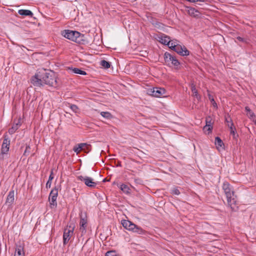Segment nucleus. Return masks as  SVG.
I'll return each instance as SVG.
<instances>
[{
    "label": "nucleus",
    "instance_id": "nucleus-25",
    "mask_svg": "<svg viewBox=\"0 0 256 256\" xmlns=\"http://www.w3.org/2000/svg\"><path fill=\"white\" fill-rule=\"evenodd\" d=\"M179 44L176 40H171L170 39V42L168 44L169 48L173 50L175 48V46H177Z\"/></svg>",
    "mask_w": 256,
    "mask_h": 256
},
{
    "label": "nucleus",
    "instance_id": "nucleus-10",
    "mask_svg": "<svg viewBox=\"0 0 256 256\" xmlns=\"http://www.w3.org/2000/svg\"><path fill=\"white\" fill-rule=\"evenodd\" d=\"M78 179L84 182L85 184L90 188H94L96 186V182L94 181V180L88 176H78Z\"/></svg>",
    "mask_w": 256,
    "mask_h": 256
},
{
    "label": "nucleus",
    "instance_id": "nucleus-34",
    "mask_svg": "<svg viewBox=\"0 0 256 256\" xmlns=\"http://www.w3.org/2000/svg\"><path fill=\"white\" fill-rule=\"evenodd\" d=\"M172 194H173L178 195L180 194L179 190L176 188H174L172 190Z\"/></svg>",
    "mask_w": 256,
    "mask_h": 256
},
{
    "label": "nucleus",
    "instance_id": "nucleus-11",
    "mask_svg": "<svg viewBox=\"0 0 256 256\" xmlns=\"http://www.w3.org/2000/svg\"><path fill=\"white\" fill-rule=\"evenodd\" d=\"M172 50L175 51L178 54L182 56H188L190 54V52L187 50L186 47L184 46H182L180 44H178L177 46H175V48Z\"/></svg>",
    "mask_w": 256,
    "mask_h": 256
},
{
    "label": "nucleus",
    "instance_id": "nucleus-19",
    "mask_svg": "<svg viewBox=\"0 0 256 256\" xmlns=\"http://www.w3.org/2000/svg\"><path fill=\"white\" fill-rule=\"evenodd\" d=\"M18 13L22 16H30V17H32L33 15L32 12L30 10H18Z\"/></svg>",
    "mask_w": 256,
    "mask_h": 256
},
{
    "label": "nucleus",
    "instance_id": "nucleus-12",
    "mask_svg": "<svg viewBox=\"0 0 256 256\" xmlns=\"http://www.w3.org/2000/svg\"><path fill=\"white\" fill-rule=\"evenodd\" d=\"M206 126L204 128V130L205 131H208V133H210L212 132V118L208 116L206 117Z\"/></svg>",
    "mask_w": 256,
    "mask_h": 256
},
{
    "label": "nucleus",
    "instance_id": "nucleus-1",
    "mask_svg": "<svg viewBox=\"0 0 256 256\" xmlns=\"http://www.w3.org/2000/svg\"><path fill=\"white\" fill-rule=\"evenodd\" d=\"M31 83L36 86H43L44 84L50 86H57L56 78L54 73L46 70H42L37 72L30 79Z\"/></svg>",
    "mask_w": 256,
    "mask_h": 256
},
{
    "label": "nucleus",
    "instance_id": "nucleus-20",
    "mask_svg": "<svg viewBox=\"0 0 256 256\" xmlns=\"http://www.w3.org/2000/svg\"><path fill=\"white\" fill-rule=\"evenodd\" d=\"M16 253L18 256H24V248L21 246H17L16 248Z\"/></svg>",
    "mask_w": 256,
    "mask_h": 256
},
{
    "label": "nucleus",
    "instance_id": "nucleus-3",
    "mask_svg": "<svg viewBox=\"0 0 256 256\" xmlns=\"http://www.w3.org/2000/svg\"><path fill=\"white\" fill-rule=\"evenodd\" d=\"M62 34L66 38L78 44H83L84 42V35L77 31L66 30L62 32Z\"/></svg>",
    "mask_w": 256,
    "mask_h": 256
},
{
    "label": "nucleus",
    "instance_id": "nucleus-39",
    "mask_svg": "<svg viewBox=\"0 0 256 256\" xmlns=\"http://www.w3.org/2000/svg\"><path fill=\"white\" fill-rule=\"evenodd\" d=\"M209 98L211 100V101H212V102H214V101L213 98H210V94H209Z\"/></svg>",
    "mask_w": 256,
    "mask_h": 256
},
{
    "label": "nucleus",
    "instance_id": "nucleus-23",
    "mask_svg": "<svg viewBox=\"0 0 256 256\" xmlns=\"http://www.w3.org/2000/svg\"><path fill=\"white\" fill-rule=\"evenodd\" d=\"M120 190L124 193L128 194L130 192V188L128 185L122 184L120 186Z\"/></svg>",
    "mask_w": 256,
    "mask_h": 256
},
{
    "label": "nucleus",
    "instance_id": "nucleus-13",
    "mask_svg": "<svg viewBox=\"0 0 256 256\" xmlns=\"http://www.w3.org/2000/svg\"><path fill=\"white\" fill-rule=\"evenodd\" d=\"M14 190H11L9 192L6 200V204L8 206H11L14 202Z\"/></svg>",
    "mask_w": 256,
    "mask_h": 256
},
{
    "label": "nucleus",
    "instance_id": "nucleus-31",
    "mask_svg": "<svg viewBox=\"0 0 256 256\" xmlns=\"http://www.w3.org/2000/svg\"><path fill=\"white\" fill-rule=\"evenodd\" d=\"M230 134L234 136V134H235V130H236V129H235V128L234 126L233 122H231V125L230 126Z\"/></svg>",
    "mask_w": 256,
    "mask_h": 256
},
{
    "label": "nucleus",
    "instance_id": "nucleus-37",
    "mask_svg": "<svg viewBox=\"0 0 256 256\" xmlns=\"http://www.w3.org/2000/svg\"><path fill=\"white\" fill-rule=\"evenodd\" d=\"M237 40H238L240 42H244V39L242 38H241L240 36L237 37Z\"/></svg>",
    "mask_w": 256,
    "mask_h": 256
},
{
    "label": "nucleus",
    "instance_id": "nucleus-24",
    "mask_svg": "<svg viewBox=\"0 0 256 256\" xmlns=\"http://www.w3.org/2000/svg\"><path fill=\"white\" fill-rule=\"evenodd\" d=\"M100 115L108 120L111 119L112 118V114L108 112H102Z\"/></svg>",
    "mask_w": 256,
    "mask_h": 256
},
{
    "label": "nucleus",
    "instance_id": "nucleus-36",
    "mask_svg": "<svg viewBox=\"0 0 256 256\" xmlns=\"http://www.w3.org/2000/svg\"><path fill=\"white\" fill-rule=\"evenodd\" d=\"M188 2H207V0H188Z\"/></svg>",
    "mask_w": 256,
    "mask_h": 256
},
{
    "label": "nucleus",
    "instance_id": "nucleus-26",
    "mask_svg": "<svg viewBox=\"0 0 256 256\" xmlns=\"http://www.w3.org/2000/svg\"><path fill=\"white\" fill-rule=\"evenodd\" d=\"M72 72L76 74H80L82 75H86V74L85 71L82 70L78 68H72L71 69Z\"/></svg>",
    "mask_w": 256,
    "mask_h": 256
},
{
    "label": "nucleus",
    "instance_id": "nucleus-14",
    "mask_svg": "<svg viewBox=\"0 0 256 256\" xmlns=\"http://www.w3.org/2000/svg\"><path fill=\"white\" fill-rule=\"evenodd\" d=\"M188 13L190 16L194 18H198L200 16V13L198 10L194 8H188Z\"/></svg>",
    "mask_w": 256,
    "mask_h": 256
},
{
    "label": "nucleus",
    "instance_id": "nucleus-16",
    "mask_svg": "<svg viewBox=\"0 0 256 256\" xmlns=\"http://www.w3.org/2000/svg\"><path fill=\"white\" fill-rule=\"evenodd\" d=\"M20 126V120H18L17 123L14 124L11 128L8 130V132L10 134H12Z\"/></svg>",
    "mask_w": 256,
    "mask_h": 256
},
{
    "label": "nucleus",
    "instance_id": "nucleus-8",
    "mask_svg": "<svg viewBox=\"0 0 256 256\" xmlns=\"http://www.w3.org/2000/svg\"><path fill=\"white\" fill-rule=\"evenodd\" d=\"M80 230L82 234L86 232V228L87 226V217L85 212H80Z\"/></svg>",
    "mask_w": 256,
    "mask_h": 256
},
{
    "label": "nucleus",
    "instance_id": "nucleus-7",
    "mask_svg": "<svg viewBox=\"0 0 256 256\" xmlns=\"http://www.w3.org/2000/svg\"><path fill=\"white\" fill-rule=\"evenodd\" d=\"M58 194V190L56 188L52 189L50 194L48 200L51 208L56 207V198Z\"/></svg>",
    "mask_w": 256,
    "mask_h": 256
},
{
    "label": "nucleus",
    "instance_id": "nucleus-9",
    "mask_svg": "<svg viewBox=\"0 0 256 256\" xmlns=\"http://www.w3.org/2000/svg\"><path fill=\"white\" fill-rule=\"evenodd\" d=\"M166 92V90L163 88H154L148 90L150 94L157 98H160L163 96Z\"/></svg>",
    "mask_w": 256,
    "mask_h": 256
},
{
    "label": "nucleus",
    "instance_id": "nucleus-40",
    "mask_svg": "<svg viewBox=\"0 0 256 256\" xmlns=\"http://www.w3.org/2000/svg\"><path fill=\"white\" fill-rule=\"evenodd\" d=\"M213 104V106H216V102L214 101V102H213V104Z\"/></svg>",
    "mask_w": 256,
    "mask_h": 256
},
{
    "label": "nucleus",
    "instance_id": "nucleus-18",
    "mask_svg": "<svg viewBox=\"0 0 256 256\" xmlns=\"http://www.w3.org/2000/svg\"><path fill=\"white\" fill-rule=\"evenodd\" d=\"M215 144L218 149H224V144L222 140L219 137L215 138Z\"/></svg>",
    "mask_w": 256,
    "mask_h": 256
},
{
    "label": "nucleus",
    "instance_id": "nucleus-43",
    "mask_svg": "<svg viewBox=\"0 0 256 256\" xmlns=\"http://www.w3.org/2000/svg\"><path fill=\"white\" fill-rule=\"evenodd\" d=\"M46 80H50V78H46Z\"/></svg>",
    "mask_w": 256,
    "mask_h": 256
},
{
    "label": "nucleus",
    "instance_id": "nucleus-35",
    "mask_svg": "<svg viewBox=\"0 0 256 256\" xmlns=\"http://www.w3.org/2000/svg\"><path fill=\"white\" fill-rule=\"evenodd\" d=\"M248 114H249L250 118L252 119V120L254 121V120H255L256 119V117L255 116L254 113L252 112V111L248 113Z\"/></svg>",
    "mask_w": 256,
    "mask_h": 256
},
{
    "label": "nucleus",
    "instance_id": "nucleus-42",
    "mask_svg": "<svg viewBox=\"0 0 256 256\" xmlns=\"http://www.w3.org/2000/svg\"><path fill=\"white\" fill-rule=\"evenodd\" d=\"M28 148H30V147L29 146H26V150H27L28 149Z\"/></svg>",
    "mask_w": 256,
    "mask_h": 256
},
{
    "label": "nucleus",
    "instance_id": "nucleus-32",
    "mask_svg": "<svg viewBox=\"0 0 256 256\" xmlns=\"http://www.w3.org/2000/svg\"><path fill=\"white\" fill-rule=\"evenodd\" d=\"M106 256H117L115 251H109L106 254Z\"/></svg>",
    "mask_w": 256,
    "mask_h": 256
},
{
    "label": "nucleus",
    "instance_id": "nucleus-15",
    "mask_svg": "<svg viewBox=\"0 0 256 256\" xmlns=\"http://www.w3.org/2000/svg\"><path fill=\"white\" fill-rule=\"evenodd\" d=\"M158 38L160 42L168 46V44L170 42V38L168 36L162 34L159 36Z\"/></svg>",
    "mask_w": 256,
    "mask_h": 256
},
{
    "label": "nucleus",
    "instance_id": "nucleus-41",
    "mask_svg": "<svg viewBox=\"0 0 256 256\" xmlns=\"http://www.w3.org/2000/svg\"><path fill=\"white\" fill-rule=\"evenodd\" d=\"M117 166H121V164H120V162H118V163L117 164Z\"/></svg>",
    "mask_w": 256,
    "mask_h": 256
},
{
    "label": "nucleus",
    "instance_id": "nucleus-38",
    "mask_svg": "<svg viewBox=\"0 0 256 256\" xmlns=\"http://www.w3.org/2000/svg\"><path fill=\"white\" fill-rule=\"evenodd\" d=\"M245 109H246V112H248H248H251V110H250V108L248 107V106H246Z\"/></svg>",
    "mask_w": 256,
    "mask_h": 256
},
{
    "label": "nucleus",
    "instance_id": "nucleus-29",
    "mask_svg": "<svg viewBox=\"0 0 256 256\" xmlns=\"http://www.w3.org/2000/svg\"><path fill=\"white\" fill-rule=\"evenodd\" d=\"M180 64L178 60L176 58V57L174 56L173 59H172V62H170V66H178Z\"/></svg>",
    "mask_w": 256,
    "mask_h": 256
},
{
    "label": "nucleus",
    "instance_id": "nucleus-4",
    "mask_svg": "<svg viewBox=\"0 0 256 256\" xmlns=\"http://www.w3.org/2000/svg\"><path fill=\"white\" fill-rule=\"evenodd\" d=\"M122 226L126 230L132 231L138 234H146V231L142 228L136 226L132 222L128 220H122Z\"/></svg>",
    "mask_w": 256,
    "mask_h": 256
},
{
    "label": "nucleus",
    "instance_id": "nucleus-22",
    "mask_svg": "<svg viewBox=\"0 0 256 256\" xmlns=\"http://www.w3.org/2000/svg\"><path fill=\"white\" fill-rule=\"evenodd\" d=\"M191 89L193 96L199 100L200 99V96L198 94V90L196 89V86L193 84H191Z\"/></svg>",
    "mask_w": 256,
    "mask_h": 256
},
{
    "label": "nucleus",
    "instance_id": "nucleus-5",
    "mask_svg": "<svg viewBox=\"0 0 256 256\" xmlns=\"http://www.w3.org/2000/svg\"><path fill=\"white\" fill-rule=\"evenodd\" d=\"M10 140L6 134L4 135V139L2 146L1 153L0 154V160L4 159V154H6L9 150Z\"/></svg>",
    "mask_w": 256,
    "mask_h": 256
},
{
    "label": "nucleus",
    "instance_id": "nucleus-17",
    "mask_svg": "<svg viewBox=\"0 0 256 256\" xmlns=\"http://www.w3.org/2000/svg\"><path fill=\"white\" fill-rule=\"evenodd\" d=\"M164 60L167 65L170 66V62L172 59H173L174 56L171 54L166 52L164 54Z\"/></svg>",
    "mask_w": 256,
    "mask_h": 256
},
{
    "label": "nucleus",
    "instance_id": "nucleus-27",
    "mask_svg": "<svg viewBox=\"0 0 256 256\" xmlns=\"http://www.w3.org/2000/svg\"><path fill=\"white\" fill-rule=\"evenodd\" d=\"M52 174H53V172L52 171L51 172V174L48 178V181L47 182L46 184V188H50V186H51V184H52V180H53L54 178V176H52Z\"/></svg>",
    "mask_w": 256,
    "mask_h": 256
},
{
    "label": "nucleus",
    "instance_id": "nucleus-2",
    "mask_svg": "<svg viewBox=\"0 0 256 256\" xmlns=\"http://www.w3.org/2000/svg\"><path fill=\"white\" fill-rule=\"evenodd\" d=\"M222 189L226 196L228 206L232 210H236L238 208L236 196L231 186L228 182H224L222 185Z\"/></svg>",
    "mask_w": 256,
    "mask_h": 256
},
{
    "label": "nucleus",
    "instance_id": "nucleus-6",
    "mask_svg": "<svg viewBox=\"0 0 256 256\" xmlns=\"http://www.w3.org/2000/svg\"><path fill=\"white\" fill-rule=\"evenodd\" d=\"M74 226L73 225L67 226L64 229L63 234V242L64 244H66L70 240L72 236Z\"/></svg>",
    "mask_w": 256,
    "mask_h": 256
},
{
    "label": "nucleus",
    "instance_id": "nucleus-21",
    "mask_svg": "<svg viewBox=\"0 0 256 256\" xmlns=\"http://www.w3.org/2000/svg\"><path fill=\"white\" fill-rule=\"evenodd\" d=\"M86 146V144H78L77 146H75L74 148V151L77 154H78L84 148V147Z\"/></svg>",
    "mask_w": 256,
    "mask_h": 256
},
{
    "label": "nucleus",
    "instance_id": "nucleus-33",
    "mask_svg": "<svg viewBox=\"0 0 256 256\" xmlns=\"http://www.w3.org/2000/svg\"><path fill=\"white\" fill-rule=\"evenodd\" d=\"M70 108L74 112H76L78 110V107L75 104H71Z\"/></svg>",
    "mask_w": 256,
    "mask_h": 256
},
{
    "label": "nucleus",
    "instance_id": "nucleus-28",
    "mask_svg": "<svg viewBox=\"0 0 256 256\" xmlns=\"http://www.w3.org/2000/svg\"><path fill=\"white\" fill-rule=\"evenodd\" d=\"M100 64L104 68H108L110 67V62L105 60H102L100 62Z\"/></svg>",
    "mask_w": 256,
    "mask_h": 256
},
{
    "label": "nucleus",
    "instance_id": "nucleus-30",
    "mask_svg": "<svg viewBox=\"0 0 256 256\" xmlns=\"http://www.w3.org/2000/svg\"><path fill=\"white\" fill-rule=\"evenodd\" d=\"M225 121L227 124L228 126L230 128V126L231 125V122H232L231 118L230 116L226 117Z\"/></svg>",
    "mask_w": 256,
    "mask_h": 256
}]
</instances>
